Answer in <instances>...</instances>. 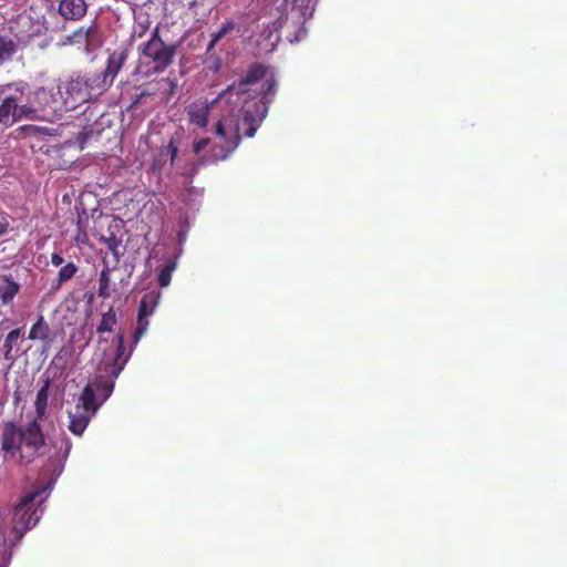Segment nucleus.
I'll return each mask as SVG.
<instances>
[{
  "instance_id": "f257e3e1",
  "label": "nucleus",
  "mask_w": 567,
  "mask_h": 567,
  "mask_svg": "<svg viewBox=\"0 0 567 567\" xmlns=\"http://www.w3.org/2000/svg\"><path fill=\"white\" fill-rule=\"evenodd\" d=\"M277 93V81L269 68L261 63L248 66L244 76L227 86L219 99L236 95L243 105L223 114L215 124V134L224 141L215 145L200 159L203 164H216L227 159L239 146L241 137H254L266 118L269 105Z\"/></svg>"
},
{
  "instance_id": "f03ea898",
  "label": "nucleus",
  "mask_w": 567,
  "mask_h": 567,
  "mask_svg": "<svg viewBox=\"0 0 567 567\" xmlns=\"http://www.w3.org/2000/svg\"><path fill=\"white\" fill-rule=\"evenodd\" d=\"M28 84L23 81L0 85V126L6 128L22 120L44 118L45 107L52 99L43 87L37 89L32 96H25Z\"/></svg>"
},
{
  "instance_id": "7ed1b4c3",
  "label": "nucleus",
  "mask_w": 567,
  "mask_h": 567,
  "mask_svg": "<svg viewBox=\"0 0 567 567\" xmlns=\"http://www.w3.org/2000/svg\"><path fill=\"white\" fill-rule=\"evenodd\" d=\"M1 450L6 460L19 461L25 465L44 455L47 444L38 420H32L21 426L13 422L4 423L1 433Z\"/></svg>"
},
{
  "instance_id": "20e7f679",
  "label": "nucleus",
  "mask_w": 567,
  "mask_h": 567,
  "mask_svg": "<svg viewBox=\"0 0 567 567\" xmlns=\"http://www.w3.org/2000/svg\"><path fill=\"white\" fill-rule=\"evenodd\" d=\"M116 342V351L115 355L109 361L104 360L100 368V374H97L93 381H91L85 386H92L94 390L95 396L99 395L102 398L101 404L106 401L114 391L115 380L118 378L120 373L123 371L126 362L128 361L130 354H125L124 347V334L122 332L117 333L115 338Z\"/></svg>"
},
{
  "instance_id": "39448f33",
  "label": "nucleus",
  "mask_w": 567,
  "mask_h": 567,
  "mask_svg": "<svg viewBox=\"0 0 567 567\" xmlns=\"http://www.w3.org/2000/svg\"><path fill=\"white\" fill-rule=\"evenodd\" d=\"M42 495L41 489L30 492L21 497L13 511L12 517V530L16 538L20 539L31 528H33L40 520L43 508L41 504L43 502L40 498Z\"/></svg>"
},
{
  "instance_id": "423d86ee",
  "label": "nucleus",
  "mask_w": 567,
  "mask_h": 567,
  "mask_svg": "<svg viewBox=\"0 0 567 567\" xmlns=\"http://www.w3.org/2000/svg\"><path fill=\"white\" fill-rule=\"evenodd\" d=\"M175 54L176 45L163 41L158 27L152 31L151 38L141 49V59L151 65L153 73L164 72L173 63Z\"/></svg>"
},
{
  "instance_id": "0eeeda50",
  "label": "nucleus",
  "mask_w": 567,
  "mask_h": 567,
  "mask_svg": "<svg viewBox=\"0 0 567 567\" xmlns=\"http://www.w3.org/2000/svg\"><path fill=\"white\" fill-rule=\"evenodd\" d=\"M101 403L95 400L92 386H84L74 411L69 412V430L76 436L83 434L87 427L90 420L95 415Z\"/></svg>"
},
{
  "instance_id": "6e6552de",
  "label": "nucleus",
  "mask_w": 567,
  "mask_h": 567,
  "mask_svg": "<svg viewBox=\"0 0 567 567\" xmlns=\"http://www.w3.org/2000/svg\"><path fill=\"white\" fill-rule=\"evenodd\" d=\"M161 298L159 291L152 290L143 295L138 305L136 328L133 332L134 346L138 343L141 338L146 333L150 322L147 318L153 315L158 306Z\"/></svg>"
},
{
  "instance_id": "1a4fd4ad",
  "label": "nucleus",
  "mask_w": 567,
  "mask_h": 567,
  "mask_svg": "<svg viewBox=\"0 0 567 567\" xmlns=\"http://www.w3.org/2000/svg\"><path fill=\"white\" fill-rule=\"evenodd\" d=\"M63 106L65 111H72L92 100L87 91V84L82 80L81 75L71 79L64 92H62Z\"/></svg>"
},
{
  "instance_id": "9d476101",
  "label": "nucleus",
  "mask_w": 567,
  "mask_h": 567,
  "mask_svg": "<svg viewBox=\"0 0 567 567\" xmlns=\"http://www.w3.org/2000/svg\"><path fill=\"white\" fill-rule=\"evenodd\" d=\"M54 453L50 454L47 471L51 473L53 477H58L64 467V463L69 457L72 444L70 439L62 434L53 441Z\"/></svg>"
},
{
  "instance_id": "9b49d317",
  "label": "nucleus",
  "mask_w": 567,
  "mask_h": 567,
  "mask_svg": "<svg viewBox=\"0 0 567 567\" xmlns=\"http://www.w3.org/2000/svg\"><path fill=\"white\" fill-rule=\"evenodd\" d=\"M70 42L78 45H84L87 50L100 43L99 28L95 22L90 25H81L69 38Z\"/></svg>"
},
{
  "instance_id": "f8f14e48",
  "label": "nucleus",
  "mask_w": 567,
  "mask_h": 567,
  "mask_svg": "<svg viewBox=\"0 0 567 567\" xmlns=\"http://www.w3.org/2000/svg\"><path fill=\"white\" fill-rule=\"evenodd\" d=\"M28 338L42 341V354L50 350L53 342V332L43 316H40L31 326Z\"/></svg>"
},
{
  "instance_id": "ddd939ff",
  "label": "nucleus",
  "mask_w": 567,
  "mask_h": 567,
  "mask_svg": "<svg viewBox=\"0 0 567 567\" xmlns=\"http://www.w3.org/2000/svg\"><path fill=\"white\" fill-rule=\"evenodd\" d=\"M58 11L65 20L78 21L86 14L87 4L85 0H61Z\"/></svg>"
},
{
  "instance_id": "4468645a",
  "label": "nucleus",
  "mask_w": 567,
  "mask_h": 567,
  "mask_svg": "<svg viewBox=\"0 0 567 567\" xmlns=\"http://www.w3.org/2000/svg\"><path fill=\"white\" fill-rule=\"evenodd\" d=\"M127 58H128L127 49H123L118 52L114 51L112 54L109 55L107 62H106V68L102 72V74L106 79L112 80V82H113L115 76L121 71L124 63L126 62Z\"/></svg>"
},
{
  "instance_id": "2eb2a0df",
  "label": "nucleus",
  "mask_w": 567,
  "mask_h": 567,
  "mask_svg": "<svg viewBox=\"0 0 567 567\" xmlns=\"http://www.w3.org/2000/svg\"><path fill=\"white\" fill-rule=\"evenodd\" d=\"M81 78L86 82L92 99L101 95L112 84V80L106 79L102 73L81 75Z\"/></svg>"
},
{
  "instance_id": "dca6fc26",
  "label": "nucleus",
  "mask_w": 567,
  "mask_h": 567,
  "mask_svg": "<svg viewBox=\"0 0 567 567\" xmlns=\"http://www.w3.org/2000/svg\"><path fill=\"white\" fill-rule=\"evenodd\" d=\"M152 91H156L159 103L167 104L177 90V81L169 78H163L151 85Z\"/></svg>"
},
{
  "instance_id": "f3484780",
  "label": "nucleus",
  "mask_w": 567,
  "mask_h": 567,
  "mask_svg": "<svg viewBox=\"0 0 567 567\" xmlns=\"http://www.w3.org/2000/svg\"><path fill=\"white\" fill-rule=\"evenodd\" d=\"M20 291V284L11 276H0V302L7 306L13 301Z\"/></svg>"
},
{
  "instance_id": "a211bd4d",
  "label": "nucleus",
  "mask_w": 567,
  "mask_h": 567,
  "mask_svg": "<svg viewBox=\"0 0 567 567\" xmlns=\"http://www.w3.org/2000/svg\"><path fill=\"white\" fill-rule=\"evenodd\" d=\"M50 385L51 380L48 378L37 393L34 402L37 419H42L47 413Z\"/></svg>"
},
{
  "instance_id": "6ab92c4d",
  "label": "nucleus",
  "mask_w": 567,
  "mask_h": 567,
  "mask_svg": "<svg viewBox=\"0 0 567 567\" xmlns=\"http://www.w3.org/2000/svg\"><path fill=\"white\" fill-rule=\"evenodd\" d=\"M189 122L200 128H205L209 122V107L205 106H190L187 111Z\"/></svg>"
},
{
  "instance_id": "aec40b11",
  "label": "nucleus",
  "mask_w": 567,
  "mask_h": 567,
  "mask_svg": "<svg viewBox=\"0 0 567 567\" xmlns=\"http://www.w3.org/2000/svg\"><path fill=\"white\" fill-rule=\"evenodd\" d=\"M79 268L74 262H68L58 272V277L55 282L52 285V290L56 291L59 290L63 284L71 280L75 274L78 272Z\"/></svg>"
},
{
  "instance_id": "412c9836",
  "label": "nucleus",
  "mask_w": 567,
  "mask_h": 567,
  "mask_svg": "<svg viewBox=\"0 0 567 567\" xmlns=\"http://www.w3.org/2000/svg\"><path fill=\"white\" fill-rule=\"evenodd\" d=\"M117 322L116 312L114 307H110L106 312L102 315L101 321L96 328L99 333H105L113 331L115 324Z\"/></svg>"
},
{
  "instance_id": "4be33fe9",
  "label": "nucleus",
  "mask_w": 567,
  "mask_h": 567,
  "mask_svg": "<svg viewBox=\"0 0 567 567\" xmlns=\"http://www.w3.org/2000/svg\"><path fill=\"white\" fill-rule=\"evenodd\" d=\"M17 45L12 39L0 35V64L11 59L16 53Z\"/></svg>"
},
{
  "instance_id": "5701e85b",
  "label": "nucleus",
  "mask_w": 567,
  "mask_h": 567,
  "mask_svg": "<svg viewBox=\"0 0 567 567\" xmlns=\"http://www.w3.org/2000/svg\"><path fill=\"white\" fill-rule=\"evenodd\" d=\"M181 137L178 134H174L169 137L167 145H164V151H167V158L169 159L171 167L174 166L177 154Z\"/></svg>"
},
{
  "instance_id": "b1692460",
  "label": "nucleus",
  "mask_w": 567,
  "mask_h": 567,
  "mask_svg": "<svg viewBox=\"0 0 567 567\" xmlns=\"http://www.w3.org/2000/svg\"><path fill=\"white\" fill-rule=\"evenodd\" d=\"M176 269V261L169 260L161 270L158 274V285L161 287H167L171 284L172 280V274Z\"/></svg>"
},
{
  "instance_id": "393cba45",
  "label": "nucleus",
  "mask_w": 567,
  "mask_h": 567,
  "mask_svg": "<svg viewBox=\"0 0 567 567\" xmlns=\"http://www.w3.org/2000/svg\"><path fill=\"white\" fill-rule=\"evenodd\" d=\"M20 336H21L20 329H13L7 334V337L4 339V343H3L6 359H11V351L13 349V346L18 342Z\"/></svg>"
},
{
  "instance_id": "a878e982",
  "label": "nucleus",
  "mask_w": 567,
  "mask_h": 567,
  "mask_svg": "<svg viewBox=\"0 0 567 567\" xmlns=\"http://www.w3.org/2000/svg\"><path fill=\"white\" fill-rule=\"evenodd\" d=\"M110 270L109 268L103 269L100 274L99 278V296L102 298H107L111 296L110 292Z\"/></svg>"
},
{
  "instance_id": "bb28decb",
  "label": "nucleus",
  "mask_w": 567,
  "mask_h": 567,
  "mask_svg": "<svg viewBox=\"0 0 567 567\" xmlns=\"http://www.w3.org/2000/svg\"><path fill=\"white\" fill-rule=\"evenodd\" d=\"M100 240L106 245L107 249L110 251H112L113 255L115 256L116 260H118V257H120L118 247L121 246V243H122L121 239H118L114 234H111L109 237L101 236Z\"/></svg>"
},
{
  "instance_id": "cd10ccee",
  "label": "nucleus",
  "mask_w": 567,
  "mask_h": 567,
  "mask_svg": "<svg viewBox=\"0 0 567 567\" xmlns=\"http://www.w3.org/2000/svg\"><path fill=\"white\" fill-rule=\"evenodd\" d=\"M234 28H235L234 21L227 20L221 24V28L213 35L216 37L220 41L225 35L230 33L234 30Z\"/></svg>"
},
{
  "instance_id": "c85d7f7f",
  "label": "nucleus",
  "mask_w": 567,
  "mask_h": 567,
  "mask_svg": "<svg viewBox=\"0 0 567 567\" xmlns=\"http://www.w3.org/2000/svg\"><path fill=\"white\" fill-rule=\"evenodd\" d=\"M156 95V91H152L151 86L144 91H142L138 95H136L135 100L132 102L128 109H136L145 97Z\"/></svg>"
},
{
  "instance_id": "c756f323",
  "label": "nucleus",
  "mask_w": 567,
  "mask_h": 567,
  "mask_svg": "<svg viewBox=\"0 0 567 567\" xmlns=\"http://www.w3.org/2000/svg\"><path fill=\"white\" fill-rule=\"evenodd\" d=\"M210 143V140L208 137L200 138L198 141H195L193 144V151L196 155H198L202 151H204Z\"/></svg>"
},
{
  "instance_id": "7c9ffc66",
  "label": "nucleus",
  "mask_w": 567,
  "mask_h": 567,
  "mask_svg": "<svg viewBox=\"0 0 567 567\" xmlns=\"http://www.w3.org/2000/svg\"><path fill=\"white\" fill-rule=\"evenodd\" d=\"M287 2H288V0H282V3L280 6V8H278V11L280 12V16L272 23V27H274L275 30H278V29L282 28L285 17H284V12H281V9L287 6Z\"/></svg>"
},
{
  "instance_id": "2f4dec72",
  "label": "nucleus",
  "mask_w": 567,
  "mask_h": 567,
  "mask_svg": "<svg viewBox=\"0 0 567 567\" xmlns=\"http://www.w3.org/2000/svg\"><path fill=\"white\" fill-rule=\"evenodd\" d=\"M167 157V151H164V145L161 146L159 148V153H158V158L154 162V166H161L164 164L163 162V158H166Z\"/></svg>"
},
{
  "instance_id": "473e14b6",
  "label": "nucleus",
  "mask_w": 567,
  "mask_h": 567,
  "mask_svg": "<svg viewBox=\"0 0 567 567\" xmlns=\"http://www.w3.org/2000/svg\"><path fill=\"white\" fill-rule=\"evenodd\" d=\"M63 262H64V258H63L61 255H59V254H56V252H53V254L51 255V264H52L53 266L59 267V266H61Z\"/></svg>"
},
{
  "instance_id": "72a5a7b5",
  "label": "nucleus",
  "mask_w": 567,
  "mask_h": 567,
  "mask_svg": "<svg viewBox=\"0 0 567 567\" xmlns=\"http://www.w3.org/2000/svg\"><path fill=\"white\" fill-rule=\"evenodd\" d=\"M218 42H219V40L213 35V38L207 47V53H210Z\"/></svg>"
},
{
  "instance_id": "f704fd0d",
  "label": "nucleus",
  "mask_w": 567,
  "mask_h": 567,
  "mask_svg": "<svg viewBox=\"0 0 567 567\" xmlns=\"http://www.w3.org/2000/svg\"><path fill=\"white\" fill-rule=\"evenodd\" d=\"M8 223L0 220V236L7 233Z\"/></svg>"
},
{
  "instance_id": "c9c22d12",
  "label": "nucleus",
  "mask_w": 567,
  "mask_h": 567,
  "mask_svg": "<svg viewBox=\"0 0 567 567\" xmlns=\"http://www.w3.org/2000/svg\"><path fill=\"white\" fill-rule=\"evenodd\" d=\"M83 135H84L83 133H80L79 140L81 141V143H83V142H84V141L82 140V136H83Z\"/></svg>"
},
{
  "instance_id": "e433bc0d",
  "label": "nucleus",
  "mask_w": 567,
  "mask_h": 567,
  "mask_svg": "<svg viewBox=\"0 0 567 567\" xmlns=\"http://www.w3.org/2000/svg\"><path fill=\"white\" fill-rule=\"evenodd\" d=\"M295 2H298V0H293Z\"/></svg>"
},
{
  "instance_id": "4c0bfd02",
  "label": "nucleus",
  "mask_w": 567,
  "mask_h": 567,
  "mask_svg": "<svg viewBox=\"0 0 567 567\" xmlns=\"http://www.w3.org/2000/svg\"><path fill=\"white\" fill-rule=\"evenodd\" d=\"M0 567H2V566L0 565Z\"/></svg>"
}]
</instances>
